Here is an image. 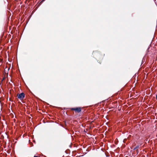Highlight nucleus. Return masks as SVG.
I'll return each mask as SVG.
<instances>
[{
  "instance_id": "f257e3e1",
  "label": "nucleus",
  "mask_w": 157,
  "mask_h": 157,
  "mask_svg": "<svg viewBox=\"0 0 157 157\" xmlns=\"http://www.w3.org/2000/svg\"><path fill=\"white\" fill-rule=\"evenodd\" d=\"M18 98L20 99H22L25 97V94L22 93L17 95Z\"/></svg>"
},
{
  "instance_id": "f03ea898",
  "label": "nucleus",
  "mask_w": 157,
  "mask_h": 157,
  "mask_svg": "<svg viewBox=\"0 0 157 157\" xmlns=\"http://www.w3.org/2000/svg\"><path fill=\"white\" fill-rule=\"evenodd\" d=\"M72 110H74L75 111H76L78 113H79L81 110V109L80 107H76L72 108Z\"/></svg>"
},
{
  "instance_id": "7ed1b4c3",
  "label": "nucleus",
  "mask_w": 157,
  "mask_h": 157,
  "mask_svg": "<svg viewBox=\"0 0 157 157\" xmlns=\"http://www.w3.org/2000/svg\"><path fill=\"white\" fill-rule=\"evenodd\" d=\"M139 145H137L133 148V150H135L139 147Z\"/></svg>"
},
{
  "instance_id": "20e7f679",
  "label": "nucleus",
  "mask_w": 157,
  "mask_h": 157,
  "mask_svg": "<svg viewBox=\"0 0 157 157\" xmlns=\"http://www.w3.org/2000/svg\"><path fill=\"white\" fill-rule=\"evenodd\" d=\"M156 98L157 99V94L156 95Z\"/></svg>"
},
{
  "instance_id": "39448f33",
  "label": "nucleus",
  "mask_w": 157,
  "mask_h": 157,
  "mask_svg": "<svg viewBox=\"0 0 157 157\" xmlns=\"http://www.w3.org/2000/svg\"><path fill=\"white\" fill-rule=\"evenodd\" d=\"M44 0H43L42 1V2H43L44 1Z\"/></svg>"
}]
</instances>
